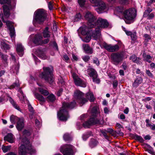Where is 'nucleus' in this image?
<instances>
[{"label": "nucleus", "mask_w": 155, "mask_h": 155, "mask_svg": "<svg viewBox=\"0 0 155 155\" xmlns=\"http://www.w3.org/2000/svg\"><path fill=\"white\" fill-rule=\"evenodd\" d=\"M76 102L74 101L71 103L64 102L62 104V107L58 113V116L60 120L66 121L69 118L68 111L69 109L73 108L75 105Z\"/></svg>", "instance_id": "1"}, {"label": "nucleus", "mask_w": 155, "mask_h": 155, "mask_svg": "<svg viewBox=\"0 0 155 155\" xmlns=\"http://www.w3.org/2000/svg\"><path fill=\"white\" fill-rule=\"evenodd\" d=\"M114 13L118 15H123L126 24H130L134 21L137 15L136 10H115Z\"/></svg>", "instance_id": "2"}, {"label": "nucleus", "mask_w": 155, "mask_h": 155, "mask_svg": "<svg viewBox=\"0 0 155 155\" xmlns=\"http://www.w3.org/2000/svg\"><path fill=\"white\" fill-rule=\"evenodd\" d=\"M98 110V108L96 106L92 108L91 112L93 117L91 118L88 121L83 124V126L84 128H89L92 125L99 123V120L97 118V117L100 116Z\"/></svg>", "instance_id": "3"}, {"label": "nucleus", "mask_w": 155, "mask_h": 155, "mask_svg": "<svg viewBox=\"0 0 155 155\" xmlns=\"http://www.w3.org/2000/svg\"><path fill=\"white\" fill-rule=\"evenodd\" d=\"M22 142L23 144H22L19 148V154L20 155H27V153L32 155L35 153V150L32 148L31 144L26 137L22 139Z\"/></svg>", "instance_id": "4"}, {"label": "nucleus", "mask_w": 155, "mask_h": 155, "mask_svg": "<svg viewBox=\"0 0 155 155\" xmlns=\"http://www.w3.org/2000/svg\"><path fill=\"white\" fill-rule=\"evenodd\" d=\"M43 69L44 71L39 75V77L49 84L52 83L54 81L53 77V67L51 66L44 67Z\"/></svg>", "instance_id": "5"}, {"label": "nucleus", "mask_w": 155, "mask_h": 155, "mask_svg": "<svg viewBox=\"0 0 155 155\" xmlns=\"http://www.w3.org/2000/svg\"><path fill=\"white\" fill-rule=\"evenodd\" d=\"M124 57L122 52L112 53L110 55L111 61L113 64L117 65L123 61Z\"/></svg>", "instance_id": "6"}, {"label": "nucleus", "mask_w": 155, "mask_h": 155, "mask_svg": "<svg viewBox=\"0 0 155 155\" xmlns=\"http://www.w3.org/2000/svg\"><path fill=\"white\" fill-rule=\"evenodd\" d=\"M34 15V18L35 20L39 24L43 22L47 17V14L43 10L36 11Z\"/></svg>", "instance_id": "7"}, {"label": "nucleus", "mask_w": 155, "mask_h": 155, "mask_svg": "<svg viewBox=\"0 0 155 155\" xmlns=\"http://www.w3.org/2000/svg\"><path fill=\"white\" fill-rule=\"evenodd\" d=\"M74 147L71 144H66L60 148V151L64 155H74Z\"/></svg>", "instance_id": "8"}, {"label": "nucleus", "mask_w": 155, "mask_h": 155, "mask_svg": "<svg viewBox=\"0 0 155 155\" xmlns=\"http://www.w3.org/2000/svg\"><path fill=\"white\" fill-rule=\"evenodd\" d=\"M84 16L88 21V25L89 27L92 28L95 26V22L97 19V18L91 12L89 11L87 12Z\"/></svg>", "instance_id": "9"}, {"label": "nucleus", "mask_w": 155, "mask_h": 155, "mask_svg": "<svg viewBox=\"0 0 155 155\" xmlns=\"http://www.w3.org/2000/svg\"><path fill=\"white\" fill-rule=\"evenodd\" d=\"M84 96L83 94L79 91H76L74 93V97L78 100L81 106H82L88 101L87 100L83 97Z\"/></svg>", "instance_id": "10"}, {"label": "nucleus", "mask_w": 155, "mask_h": 155, "mask_svg": "<svg viewBox=\"0 0 155 155\" xmlns=\"http://www.w3.org/2000/svg\"><path fill=\"white\" fill-rule=\"evenodd\" d=\"M95 26L97 25L98 28L101 30V29L107 28L109 26V23L107 20L99 18L96 20L95 22Z\"/></svg>", "instance_id": "11"}, {"label": "nucleus", "mask_w": 155, "mask_h": 155, "mask_svg": "<svg viewBox=\"0 0 155 155\" xmlns=\"http://www.w3.org/2000/svg\"><path fill=\"white\" fill-rule=\"evenodd\" d=\"M9 11L4 10V15L2 13H0V16L3 22L6 23L8 29L10 30V22L9 21L10 14Z\"/></svg>", "instance_id": "12"}, {"label": "nucleus", "mask_w": 155, "mask_h": 155, "mask_svg": "<svg viewBox=\"0 0 155 155\" xmlns=\"http://www.w3.org/2000/svg\"><path fill=\"white\" fill-rule=\"evenodd\" d=\"M103 46L105 49L110 52L117 51L119 49V47L117 45H113L111 44L108 45L104 43L103 44Z\"/></svg>", "instance_id": "13"}, {"label": "nucleus", "mask_w": 155, "mask_h": 155, "mask_svg": "<svg viewBox=\"0 0 155 155\" xmlns=\"http://www.w3.org/2000/svg\"><path fill=\"white\" fill-rule=\"evenodd\" d=\"M10 58H11V63H13L14 66V69L16 73L17 74L19 68V65L17 59V56L13 54H10Z\"/></svg>", "instance_id": "14"}, {"label": "nucleus", "mask_w": 155, "mask_h": 155, "mask_svg": "<svg viewBox=\"0 0 155 155\" xmlns=\"http://www.w3.org/2000/svg\"><path fill=\"white\" fill-rule=\"evenodd\" d=\"M73 78L75 85L82 87H86V83L83 81L78 76L73 75Z\"/></svg>", "instance_id": "15"}, {"label": "nucleus", "mask_w": 155, "mask_h": 155, "mask_svg": "<svg viewBox=\"0 0 155 155\" xmlns=\"http://www.w3.org/2000/svg\"><path fill=\"white\" fill-rule=\"evenodd\" d=\"M78 2L80 6L84 9H91V6L86 3V0H78Z\"/></svg>", "instance_id": "16"}, {"label": "nucleus", "mask_w": 155, "mask_h": 155, "mask_svg": "<svg viewBox=\"0 0 155 155\" xmlns=\"http://www.w3.org/2000/svg\"><path fill=\"white\" fill-rule=\"evenodd\" d=\"M16 50L18 54L20 56L23 55L24 52V48L21 43H18L16 45Z\"/></svg>", "instance_id": "17"}, {"label": "nucleus", "mask_w": 155, "mask_h": 155, "mask_svg": "<svg viewBox=\"0 0 155 155\" xmlns=\"http://www.w3.org/2000/svg\"><path fill=\"white\" fill-rule=\"evenodd\" d=\"M42 37L40 34H38L35 35L33 41L34 43L37 45H41Z\"/></svg>", "instance_id": "18"}, {"label": "nucleus", "mask_w": 155, "mask_h": 155, "mask_svg": "<svg viewBox=\"0 0 155 155\" xmlns=\"http://www.w3.org/2000/svg\"><path fill=\"white\" fill-rule=\"evenodd\" d=\"M82 48L83 49L87 54H91L93 52L92 48H91L87 44H83Z\"/></svg>", "instance_id": "19"}, {"label": "nucleus", "mask_w": 155, "mask_h": 155, "mask_svg": "<svg viewBox=\"0 0 155 155\" xmlns=\"http://www.w3.org/2000/svg\"><path fill=\"white\" fill-rule=\"evenodd\" d=\"M24 119L23 118H20L18 121L16 128L18 130H21L24 127Z\"/></svg>", "instance_id": "20"}, {"label": "nucleus", "mask_w": 155, "mask_h": 155, "mask_svg": "<svg viewBox=\"0 0 155 155\" xmlns=\"http://www.w3.org/2000/svg\"><path fill=\"white\" fill-rule=\"evenodd\" d=\"M87 74L91 77H95L97 74L96 71L93 68L89 67L87 70Z\"/></svg>", "instance_id": "21"}, {"label": "nucleus", "mask_w": 155, "mask_h": 155, "mask_svg": "<svg viewBox=\"0 0 155 155\" xmlns=\"http://www.w3.org/2000/svg\"><path fill=\"white\" fill-rule=\"evenodd\" d=\"M12 22L10 21V37L12 38V41L15 42V38L16 36L15 28L14 26L11 25Z\"/></svg>", "instance_id": "22"}, {"label": "nucleus", "mask_w": 155, "mask_h": 155, "mask_svg": "<svg viewBox=\"0 0 155 155\" xmlns=\"http://www.w3.org/2000/svg\"><path fill=\"white\" fill-rule=\"evenodd\" d=\"M101 30L99 28H96L95 31L92 34V37L95 40H97L99 38L101 35Z\"/></svg>", "instance_id": "23"}, {"label": "nucleus", "mask_w": 155, "mask_h": 155, "mask_svg": "<svg viewBox=\"0 0 155 155\" xmlns=\"http://www.w3.org/2000/svg\"><path fill=\"white\" fill-rule=\"evenodd\" d=\"M95 6L97 7L99 10H104L107 8V5L104 2L101 0Z\"/></svg>", "instance_id": "24"}, {"label": "nucleus", "mask_w": 155, "mask_h": 155, "mask_svg": "<svg viewBox=\"0 0 155 155\" xmlns=\"http://www.w3.org/2000/svg\"><path fill=\"white\" fill-rule=\"evenodd\" d=\"M142 56L143 58V60L144 61H145L149 63H150L151 62V60L152 59L153 57L150 56V55L147 54L145 52H144Z\"/></svg>", "instance_id": "25"}, {"label": "nucleus", "mask_w": 155, "mask_h": 155, "mask_svg": "<svg viewBox=\"0 0 155 155\" xmlns=\"http://www.w3.org/2000/svg\"><path fill=\"white\" fill-rule=\"evenodd\" d=\"M10 103L12 106L15 109L18 110L21 112V110L19 106L17 103V102L15 101L12 98L10 97Z\"/></svg>", "instance_id": "26"}, {"label": "nucleus", "mask_w": 155, "mask_h": 155, "mask_svg": "<svg viewBox=\"0 0 155 155\" xmlns=\"http://www.w3.org/2000/svg\"><path fill=\"white\" fill-rule=\"evenodd\" d=\"M143 80L140 77H137L134 82L133 84V86L135 87H137L142 82Z\"/></svg>", "instance_id": "27"}, {"label": "nucleus", "mask_w": 155, "mask_h": 155, "mask_svg": "<svg viewBox=\"0 0 155 155\" xmlns=\"http://www.w3.org/2000/svg\"><path fill=\"white\" fill-rule=\"evenodd\" d=\"M0 3L1 4H6L3 6V10H9V7L10 5L9 0H0Z\"/></svg>", "instance_id": "28"}, {"label": "nucleus", "mask_w": 155, "mask_h": 155, "mask_svg": "<svg viewBox=\"0 0 155 155\" xmlns=\"http://www.w3.org/2000/svg\"><path fill=\"white\" fill-rule=\"evenodd\" d=\"M36 52L37 56L39 57L43 60L47 58V57L45 53L42 50L38 49L37 51Z\"/></svg>", "instance_id": "29"}, {"label": "nucleus", "mask_w": 155, "mask_h": 155, "mask_svg": "<svg viewBox=\"0 0 155 155\" xmlns=\"http://www.w3.org/2000/svg\"><path fill=\"white\" fill-rule=\"evenodd\" d=\"M86 97L91 102H93L94 101L95 98L93 94L91 93H87Z\"/></svg>", "instance_id": "30"}, {"label": "nucleus", "mask_w": 155, "mask_h": 155, "mask_svg": "<svg viewBox=\"0 0 155 155\" xmlns=\"http://www.w3.org/2000/svg\"><path fill=\"white\" fill-rule=\"evenodd\" d=\"M56 100L55 96L53 94L49 95L47 98V101L48 102H53Z\"/></svg>", "instance_id": "31"}, {"label": "nucleus", "mask_w": 155, "mask_h": 155, "mask_svg": "<svg viewBox=\"0 0 155 155\" xmlns=\"http://www.w3.org/2000/svg\"><path fill=\"white\" fill-rule=\"evenodd\" d=\"M98 141L94 139H91L89 142V146L91 148L95 147L97 144Z\"/></svg>", "instance_id": "32"}, {"label": "nucleus", "mask_w": 155, "mask_h": 155, "mask_svg": "<svg viewBox=\"0 0 155 155\" xmlns=\"http://www.w3.org/2000/svg\"><path fill=\"white\" fill-rule=\"evenodd\" d=\"M35 96L36 98L40 101L44 102L45 101V98L42 95L38 93H35Z\"/></svg>", "instance_id": "33"}, {"label": "nucleus", "mask_w": 155, "mask_h": 155, "mask_svg": "<svg viewBox=\"0 0 155 155\" xmlns=\"http://www.w3.org/2000/svg\"><path fill=\"white\" fill-rule=\"evenodd\" d=\"M18 91L19 93L18 94V96L20 100L23 101L25 98V97L24 94L23 92L21 90V88H20L18 90Z\"/></svg>", "instance_id": "34"}, {"label": "nucleus", "mask_w": 155, "mask_h": 155, "mask_svg": "<svg viewBox=\"0 0 155 155\" xmlns=\"http://www.w3.org/2000/svg\"><path fill=\"white\" fill-rule=\"evenodd\" d=\"M48 29L49 28L48 27H46L45 30L43 31V36L44 38H48L50 37Z\"/></svg>", "instance_id": "35"}, {"label": "nucleus", "mask_w": 155, "mask_h": 155, "mask_svg": "<svg viewBox=\"0 0 155 155\" xmlns=\"http://www.w3.org/2000/svg\"><path fill=\"white\" fill-rule=\"evenodd\" d=\"M38 89L39 92L44 96H47L49 94V92L47 91L44 89L42 88L39 87Z\"/></svg>", "instance_id": "36"}, {"label": "nucleus", "mask_w": 155, "mask_h": 155, "mask_svg": "<svg viewBox=\"0 0 155 155\" xmlns=\"http://www.w3.org/2000/svg\"><path fill=\"white\" fill-rule=\"evenodd\" d=\"M147 151L149 153L152 155H155V152L154 151L153 148L149 145H147Z\"/></svg>", "instance_id": "37"}, {"label": "nucleus", "mask_w": 155, "mask_h": 155, "mask_svg": "<svg viewBox=\"0 0 155 155\" xmlns=\"http://www.w3.org/2000/svg\"><path fill=\"white\" fill-rule=\"evenodd\" d=\"M134 138L136 140L139 141L141 143H143L144 141V140L142 137L137 134H134L133 136Z\"/></svg>", "instance_id": "38"}, {"label": "nucleus", "mask_w": 155, "mask_h": 155, "mask_svg": "<svg viewBox=\"0 0 155 155\" xmlns=\"http://www.w3.org/2000/svg\"><path fill=\"white\" fill-rule=\"evenodd\" d=\"M91 132H89L84 134L82 136L83 140H86L87 138L91 136Z\"/></svg>", "instance_id": "39"}, {"label": "nucleus", "mask_w": 155, "mask_h": 155, "mask_svg": "<svg viewBox=\"0 0 155 155\" xmlns=\"http://www.w3.org/2000/svg\"><path fill=\"white\" fill-rule=\"evenodd\" d=\"M2 149L3 152L5 153L10 150V146L3 145L2 147Z\"/></svg>", "instance_id": "40"}, {"label": "nucleus", "mask_w": 155, "mask_h": 155, "mask_svg": "<svg viewBox=\"0 0 155 155\" xmlns=\"http://www.w3.org/2000/svg\"><path fill=\"white\" fill-rule=\"evenodd\" d=\"M63 138L65 141L70 140L72 138L70 135L68 133L65 134L64 135Z\"/></svg>", "instance_id": "41"}, {"label": "nucleus", "mask_w": 155, "mask_h": 155, "mask_svg": "<svg viewBox=\"0 0 155 155\" xmlns=\"http://www.w3.org/2000/svg\"><path fill=\"white\" fill-rule=\"evenodd\" d=\"M1 48L4 50H7L9 48V45L5 42L1 43Z\"/></svg>", "instance_id": "42"}, {"label": "nucleus", "mask_w": 155, "mask_h": 155, "mask_svg": "<svg viewBox=\"0 0 155 155\" xmlns=\"http://www.w3.org/2000/svg\"><path fill=\"white\" fill-rule=\"evenodd\" d=\"M98 74H97L96 76L95 77H92L93 81L97 84H99L100 83V80L99 78H98Z\"/></svg>", "instance_id": "43"}, {"label": "nucleus", "mask_w": 155, "mask_h": 155, "mask_svg": "<svg viewBox=\"0 0 155 155\" xmlns=\"http://www.w3.org/2000/svg\"><path fill=\"white\" fill-rule=\"evenodd\" d=\"M19 86V81L18 80H16L15 82L12 85L10 86V89L11 88H15L16 87H18Z\"/></svg>", "instance_id": "44"}, {"label": "nucleus", "mask_w": 155, "mask_h": 155, "mask_svg": "<svg viewBox=\"0 0 155 155\" xmlns=\"http://www.w3.org/2000/svg\"><path fill=\"white\" fill-rule=\"evenodd\" d=\"M17 117L16 116L12 115L10 117V121L12 123L15 124L17 120Z\"/></svg>", "instance_id": "45"}, {"label": "nucleus", "mask_w": 155, "mask_h": 155, "mask_svg": "<svg viewBox=\"0 0 155 155\" xmlns=\"http://www.w3.org/2000/svg\"><path fill=\"white\" fill-rule=\"evenodd\" d=\"M91 37L90 36H87L82 39V41L85 42H89L91 40Z\"/></svg>", "instance_id": "46"}, {"label": "nucleus", "mask_w": 155, "mask_h": 155, "mask_svg": "<svg viewBox=\"0 0 155 155\" xmlns=\"http://www.w3.org/2000/svg\"><path fill=\"white\" fill-rule=\"evenodd\" d=\"M130 36L132 40H136L137 36L136 32H132Z\"/></svg>", "instance_id": "47"}, {"label": "nucleus", "mask_w": 155, "mask_h": 155, "mask_svg": "<svg viewBox=\"0 0 155 155\" xmlns=\"http://www.w3.org/2000/svg\"><path fill=\"white\" fill-rule=\"evenodd\" d=\"M23 135L25 137L31 135V133L28 130H25L23 132Z\"/></svg>", "instance_id": "48"}, {"label": "nucleus", "mask_w": 155, "mask_h": 155, "mask_svg": "<svg viewBox=\"0 0 155 155\" xmlns=\"http://www.w3.org/2000/svg\"><path fill=\"white\" fill-rule=\"evenodd\" d=\"M143 37L145 38V41L147 42L149 40L151 39L150 36L147 34H144Z\"/></svg>", "instance_id": "49"}, {"label": "nucleus", "mask_w": 155, "mask_h": 155, "mask_svg": "<svg viewBox=\"0 0 155 155\" xmlns=\"http://www.w3.org/2000/svg\"><path fill=\"white\" fill-rule=\"evenodd\" d=\"M91 2L94 4V6H95L101 0H89Z\"/></svg>", "instance_id": "50"}, {"label": "nucleus", "mask_w": 155, "mask_h": 155, "mask_svg": "<svg viewBox=\"0 0 155 155\" xmlns=\"http://www.w3.org/2000/svg\"><path fill=\"white\" fill-rule=\"evenodd\" d=\"M137 57L135 55H133L131 56L130 58V59L133 62H134L136 61Z\"/></svg>", "instance_id": "51"}, {"label": "nucleus", "mask_w": 155, "mask_h": 155, "mask_svg": "<svg viewBox=\"0 0 155 155\" xmlns=\"http://www.w3.org/2000/svg\"><path fill=\"white\" fill-rule=\"evenodd\" d=\"M82 58L84 61L87 62L89 61L90 59V57L89 56L86 55L83 56Z\"/></svg>", "instance_id": "52"}, {"label": "nucleus", "mask_w": 155, "mask_h": 155, "mask_svg": "<svg viewBox=\"0 0 155 155\" xmlns=\"http://www.w3.org/2000/svg\"><path fill=\"white\" fill-rule=\"evenodd\" d=\"M4 140L5 141H7L9 142H10V134H8L7 135L4 137Z\"/></svg>", "instance_id": "53"}, {"label": "nucleus", "mask_w": 155, "mask_h": 155, "mask_svg": "<svg viewBox=\"0 0 155 155\" xmlns=\"http://www.w3.org/2000/svg\"><path fill=\"white\" fill-rule=\"evenodd\" d=\"M146 73L147 75L149 77L153 78V74L150 72V71L149 70H146Z\"/></svg>", "instance_id": "54"}, {"label": "nucleus", "mask_w": 155, "mask_h": 155, "mask_svg": "<svg viewBox=\"0 0 155 155\" xmlns=\"http://www.w3.org/2000/svg\"><path fill=\"white\" fill-rule=\"evenodd\" d=\"M93 62L96 64L97 65H99V61L98 59L96 58H94L93 60Z\"/></svg>", "instance_id": "55"}, {"label": "nucleus", "mask_w": 155, "mask_h": 155, "mask_svg": "<svg viewBox=\"0 0 155 155\" xmlns=\"http://www.w3.org/2000/svg\"><path fill=\"white\" fill-rule=\"evenodd\" d=\"M151 11H150V10H146L145 12L143 14V17H146L147 16H148L149 15Z\"/></svg>", "instance_id": "56"}, {"label": "nucleus", "mask_w": 155, "mask_h": 155, "mask_svg": "<svg viewBox=\"0 0 155 155\" xmlns=\"http://www.w3.org/2000/svg\"><path fill=\"white\" fill-rule=\"evenodd\" d=\"M134 62H135L137 64H142V62L141 61V59L138 57H137V60H136V61H135Z\"/></svg>", "instance_id": "57"}, {"label": "nucleus", "mask_w": 155, "mask_h": 155, "mask_svg": "<svg viewBox=\"0 0 155 155\" xmlns=\"http://www.w3.org/2000/svg\"><path fill=\"white\" fill-rule=\"evenodd\" d=\"M123 30L125 31L126 35L128 36L130 35L132 33L130 31L126 30V29L125 28H123Z\"/></svg>", "instance_id": "58"}, {"label": "nucleus", "mask_w": 155, "mask_h": 155, "mask_svg": "<svg viewBox=\"0 0 155 155\" xmlns=\"http://www.w3.org/2000/svg\"><path fill=\"white\" fill-rule=\"evenodd\" d=\"M28 109L29 111L30 112H31L32 113H34V111L33 110V108L31 105H30V104L28 105Z\"/></svg>", "instance_id": "59"}, {"label": "nucleus", "mask_w": 155, "mask_h": 155, "mask_svg": "<svg viewBox=\"0 0 155 155\" xmlns=\"http://www.w3.org/2000/svg\"><path fill=\"white\" fill-rule=\"evenodd\" d=\"M49 41V39L48 38L45 39L43 41L41 40V45L43 44H46L48 43Z\"/></svg>", "instance_id": "60"}, {"label": "nucleus", "mask_w": 155, "mask_h": 155, "mask_svg": "<svg viewBox=\"0 0 155 155\" xmlns=\"http://www.w3.org/2000/svg\"><path fill=\"white\" fill-rule=\"evenodd\" d=\"M35 124L37 127H40V123L39 121L37 119H36L35 120Z\"/></svg>", "instance_id": "61"}, {"label": "nucleus", "mask_w": 155, "mask_h": 155, "mask_svg": "<svg viewBox=\"0 0 155 155\" xmlns=\"http://www.w3.org/2000/svg\"><path fill=\"white\" fill-rule=\"evenodd\" d=\"M15 139L14 136L12 134L10 133V143H12L14 142Z\"/></svg>", "instance_id": "62"}, {"label": "nucleus", "mask_w": 155, "mask_h": 155, "mask_svg": "<svg viewBox=\"0 0 155 155\" xmlns=\"http://www.w3.org/2000/svg\"><path fill=\"white\" fill-rule=\"evenodd\" d=\"M105 130L110 134H112L113 132V130L111 128H107L106 130Z\"/></svg>", "instance_id": "63"}, {"label": "nucleus", "mask_w": 155, "mask_h": 155, "mask_svg": "<svg viewBox=\"0 0 155 155\" xmlns=\"http://www.w3.org/2000/svg\"><path fill=\"white\" fill-rule=\"evenodd\" d=\"M117 81L116 80H114L113 82V85L114 88H115L117 86Z\"/></svg>", "instance_id": "64"}]
</instances>
